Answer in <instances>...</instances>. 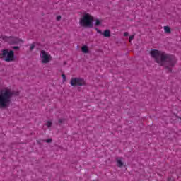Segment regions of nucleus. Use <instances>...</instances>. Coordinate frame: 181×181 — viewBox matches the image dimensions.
Returning <instances> with one entry per match:
<instances>
[{
    "mask_svg": "<svg viewBox=\"0 0 181 181\" xmlns=\"http://www.w3.org/2000/svg\"><path fill=\"white\" fill-rule=\"evenodd\" d=\"M60 19H62V16H57V21H60Z\"/></svg>",
    "mask_w": 181,
    "mask_h": 181,
    "instance_id": "aec40b11",
    "label": "nucleus"
},
{
    "mask_svg": "<svg viewBox=\"0 0 181 181\" xmlns=\"http://www.w3.org/2000/svg\"><path fill=\"white\" fill-rule=\"evenodd\" d=\"M134 35H131V36L129 37V42H131V41L134 40Z\"/></svg>",
    "mask_w": 181,
    "mask_h": 181,
    "instance_id": "2eb2a0df",
    "label": "nucleus"
},
{
    "mask_svg": "<svg viewBox=\"0 0 181 181\" xmlns=\"http://www.w3.org/2000/svg\"><path fill=\"white\" fill-rule=\"evenodd\" d=\"M40 57L42 60V63L46 64L50 62L52 60V55L49 54V53L46 52L45 50H42L40 53Z\"/></svg>",
    "mask_w": 181,
    "mask_h": 181,
    "instance_id": "423d86ee",
    "label": "nucleus"
},
{
    "mask_svg": "<svg viewBox=\"0 0 181 181\" xmlns=\"http://www.w3.org/2000/svg\"><path fill=\"white\" fill-rule=\"evenodd\" d=\"M81 51L83 52V53L87 54L88 53V47H87V45H84L81 47Z\"/></svg>",
    "mask_w": 181,
    "mask_h": 181,
    "instance_id": "1a4fd4ad",
    "label": "nucleus"
},
{
    "mask_svg": "<svg viewBox=\"0 0 181 181\" xmlns=\"http://www.w3.org/2000/svg\"><path fill=\"white\" fill-rule=\"evenodd\" d=\"M13 91L9 88L0 89V109L6 108L11 104Z\"/></svg>",
    "mask_w": 181,
    "mask_h": 181,
    "instance_id": "f03ea898",
    "label": "nucleus"
},
{
    "mask_svg": "<svg viewBox=\"0 0 181 181\" xmlns=\"http://www.w3.org/2000/svg\"><path fill=\"white\" fill-rule=\"evenodd\" d=\"M164 31L165 33H170V28L169 26H164Z\"/></svg>",
    "mask_w": 181,
    "mask_h": 181,
    "instance_id": "9d476101",
    "label": "nucleus"
},
{
    "mask_svg": "<svg viewBox=\"0 0 181 181\" xmlns=\"http://www.w3.org/2000/svg\"><path fill=\"white\" fill-rule=\"evenodd\" d=\"M103 36L104 37H110L111 36V32L110 30H106L103 32Z\"/></svg>",
    "mask_w": 181,
    "mask_h": 181,
    "instance_id": "6e6552de",
    "label": "nucleus"
},
{
    "mask_svg": "<svg viewBox=\"0 0 181 181\" xmlns=\"http://www.w3.org/2000/svg\"><path fill=\"white\" fill-rule=\"evenodd\" d=\"M71 86H73V87H76L78 86H85L86 85V81L83 78H73L70 81Z\"/></svg>",
    "mask_w": 181,
    "mask_h": 181,
    "instance_id": "0eeeda50",
    "label": "nucleus"
},
{
    "mask_svg": "<svg viewBox=\"0 0 181 181\" xmlns=\"http://www.w3.org/2000/svg\"><path fill=\"white\" fill-rule=\"evenodd\" d=\"M35 42H33V44H31L30 45V52H32V50H33V49H35Z\"/></svg>",
    "mask_w": 181,
    "mask_h": 181,
    "instance_id": "ddd939ff",
    "label": "nucleus"
},
{
    "mask_svg": "<svg viewBox=\"0 0 181 181\" xmlns=\"http://www.w3.org/2000/svg\"><path fill=\"white\" fill-rule=\"evenodd\" d=\"M47 127H48V128H50L52 127V122L50 121L47 122Z\"/></svg>",
    "mask_w": 181,
    "mask_h": 181,
    "instance_id": "4468645a",
    "label": "nucleus"
},
{
    "mask_svg": "<svg viewBox=\"0 0 181 181\" xmlns=\"http://www.w3.org/2000/svg\"><path fill=\"white\" fill-rule=\"evenodd\" d=\"M124 163H122V161H121V160H117V166L119 168H122Z\"/></svg>",
    "mask_w": 181,
    "mask_h": 181,
    "instance_id": "9b49d317",
    "label": "nucleus"
},
{
    "mask_svg": "<svg viewBox=\"0 0 181 181\" xmlns=\"http://www.w3.org/2000/svg\"><path fill=\"white\" fill-rule=\"evenodd\" d=\"M98 33H100V35H103V32L100 30H97Z\"/></svg>",
    "mask_w": 181,
    "mask_h": 181,
    "instance_id": "4be33fe9",
    "label": "nucleus"
},
{
    "mask_svg": "<svg viewBox=\"0 0 181 181\" xmlns=\"http://www.w3.org/2000/svg\"><path fill=\"white\" fill-rule=\"evenodd\" d=\"M62 76L63 81H66V75L62 74Z\"/></svg>",
    "mask_w": 181,
    "mask_h": 181,
    "instance_id": "a211bd4d",
    "label": "nucleus"
},
{
    "mask_svg": "<svg viewBox=\"0 0 181 181\" xmlns=\"http://www.w3.org/2000/svg\"><path fill=\"white\" fill-rule=\"evenodd\" d=\"M14 50H19V47L18 46H14L12 47Z\"/></svg>",
    "mask_w": 181,
    "mask_h": 181,
    "instance_id": "dca6fc26",
    "label": "nucleus"
},
{
    "mask_svg": "<svg viewBox=\"0 0 181 181\" xmlns=\"http://www.w3.org/2000/svg\"><path fill=\"white\" fill-rule=\"evenodd\" d=\"M128 35H129L128 32L124 33V36L127 37V36H128Z\"/></svg>",
    "mask_w": 181,
    "mask_h": 181,
    "instance_id": "412c9836",
    "label": "nucleus"
},
{
    "mask_svg": "<svg viewBox=\"0 0 181 181\" xmlns=\"http://www.w3.org/2000/svg\"><path fill=\"white\" fill-rule=\"evenodd\" d=\"M0 59H4L8 63L15 60V54L12 50L3 49L2 53L0 54Z\"/></svg>",
    "mask_w": 181,
    "mask_h": 181,
    "instance_id": "20e7f679",
    "label": "nucleus"
},
{
    "mask_svg": "<svg viewBox=\"0 0 181 181\" xmlns=\"http://www.w3.org/2000/svg\"><path fill=\"white\" fill-rule=\"evenodd\" d=\"M0 40H4V42H8L10 45H18V43L21 42V40H19L18 37H7L4 35H1L0 37Z\"/></svg>",
    "mask_w": 181,
    "mask_h": 181,
    "instance_id": "39448f33",
    "label": "nucleus"
},
{
    "mask_svg": "<svg viewBox=\"0 0 181 181\" xmlns=\"http://www.w3.org/2000/svg\"><path fill=\"white\" fill-rule=\"evenodd\" d=\"M150 54L156 63L160 64V66H166L168 71L172 73V69L169 67H173L176 64L177 60L175 56L157 49H152Z\"/></svg>",
    "mask_w": 181,
    "mask_h": 181,
    "instance_id": "f257e3e1",
    "label": "nucleus"
},
{
    "mask_svg": "<svg viewBox=\"0 0 181 181\" xmlns=\"http://www.w3.org/2000/svg\"><path fill=\"white\" fill-rule=\"evenodd\" d=\"M63 122H64V119L63 118L59 119V124H63Z\"/></svg>",
    "mask_w": 181,
    "mask_h": 181,
    "instance_id": "f3484780",
    "label": "nucleus"
},
{
    "mask_svg": "<svg viewBox=\"0 0 181 181\" xmlns=\"http://www.w3.org/2000/svg\"><path fill=\"white\" fill-rule=\"evenodd\" d=\"M47 144H50L52 142V139H48L46 140Z\"/></svg>",
    "mask_w": 181,
    "mask_h": 181,
    "instance_id": "6ab92c4d",
    "label": "nucleus"
},
{
    "mask_svg": "<svg viewBox=\"0 0 181 181\" xmlns=\"http://www.w3.org/2000/svg\"><path fill=\"white\" fill-rule=\"evenodd\" d=\"M101 25V21L98 19L95 20V26H100Z\"/></svg>",
    "mask_w": 181,
    "mask_h": 181,
    "instance_id": "f8f14e48",
    "label": "nucleus"
},
{
    "mask_svg": "<svg viewBox=\"0 0 181 181\" xmlns=\"http://www.w3.org/2000/svg\"><path fill=\"white\" fill-rule=\"evenodd\" d=\"M94 21V17H93L89 13H86L79 21L81 26L83 28H93V21Z\"/></svg>",
    "mask_w": 181,
    "mask_h": 181,
    "instance_id": "7ed1b4c3",
    "label": "nucleus"
}]
</instances>
